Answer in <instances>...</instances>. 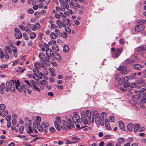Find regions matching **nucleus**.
<instances>
[{
	"label": "nucleus",
	"instance_id": "nucleus-56",
	"mask_svg": "<svg viewBox=\"0 0 146 146\" xmlns=\"http://www.w3.org/2000/svg\"><path fill=\"white\" fill-rule=\"evenodd\" d=\"M8 67V65L7 64H3L0 66V67L2 68H7Z\"/></svg>",
	"mask_w": 146,
	"mask_h": 146
},
{
	"label": "nucleus",
	"instance_id": "nucleus-49",
	"mask_svg": "<svg viewBox=\"0 0 146 146\" xmlns=\"http://www.w3.org/2000/svg\"><path fill=\"white\" fill-rule=\"evenodd\" d=\"M41 120V117L39 116H38L36 117V121L38 123V124H40V122Z\"/></svg>",
	"mask_w": 146,
	"mask_h": 146
},
{
	"label": "nucleus",
	"instance_id": "nucleus-2",
	"mask_svg": "<svg viewBox=\"0 0 146 146\" xmlns=\"http://www.w3.org/2000/svg\"><path fill=\"white\" fill-rule=\"evenodd\" d=\"M23 81L25 83L28 85L29 86L32 88V90L34 91H37L38 92H40V90H39L37 86L38 85V82H35L33 80H31L29 81V80L24 79Z\"/></svg>",
	"mask_w": 146,
	"mask_h": 146
},
{
	"label": "nucleus",
	"instance_id": "nucleus-57",
	"mask_svg": "<svg viewBox=\"0 0 146 146\" xmlns=\"http://www.w3.org/2000/svg\"><path fill=\"white\" fill-rule=\"evenodd\" d=\"M49 130L50 132L52 133H54L55 131V129L53 127H51L50 128Z\"/></svg>",
	"mask_w": 146,
	"mask_h": 146
},
{
	"label": "nucleus",
	"instance_id": "nucleus-17",
	"mask_svg": "<svg viewBox=\"0 0 146 146\" xmlns=\"http://www.w3.org/2000/svg\"><path fill=\"white\" fill-rule=\"evenodd\" d=\"M128 76H126L123 78H120L119 79L118 83L120 85L123 84V82H125L128 80Z\"/></svg>",
	"mask_w": 146,
	"mask_h": 146
},
{
	"label": "nucleus",
	"instance_id": "nucleus-23",
	"mask_svg": "<svg viewBox=\"0 0 146 146\" xmlns=\"http://www.w3.org/2000/svg\"><path fill=\"white\" fill-rule=\"evenodd\" d=\"M55 32L56 33V35H57V37H60L61 36L60 31L58 29H55Z\"/></svg>",
	"mask_w": 146,
	"mask_h": 146
},
{
	"label": "nucleus",
	"instance_id": "nucleus-42",
	"mask_svg": "<svg viewBox=\"0 0 146 146\" xmlns=\"http://www.w3.org/2000/svg\"><path fill=\"white\" fill-rule=\"evenodd\" d=\"M8 113V111L5 110L3 112V113L2 114H1V116L3 117H4Z\"/></svg>",
	"mask_w": 146,
	"mask_h": 146
},
{
	"label": "nucleus",
	"instance_id": "nucleus-46",
	"mask_svg": "<svg viewBox=\"0 0 146 146\" xmlns=\"http://www.w3.org/2000/svg\"><path fill=\"white\" fill-rule=\"evenodd\" d=\"M27 129V132L28 133L31 134V133H33V131L31 129V127L30 126H29V129Z\"/></svg>",
	"mask_w": 146,
	"mask_h": 146
},
{
	"label": "nucleus",
	"instance_id": "nucleus-11",
	"mask_svg": "<svg viewBox=\"0 0 146 146\" xmlns=\"http://www.w3.org/2000/svg\"><path fill=\"white\" fill-rule=\"evenodd\" d=\"M69 6L68 4H65V6H60V7H56V11H59L60 10L62 11H64L65 9H69Z\"/></svg>",
	"mask_w": 146,
	"mask_h": 146
},
{
	"label": "nucleus",
	"instance_id": "nucleus-51",
	"mask_svg": "<svg viewBox=\"0 0 146 146\" xmlns=\"http://www.w3.org/2000/svg\"><path fill=\"white\" fill-rule=\"evenodd\" d=\"M34 65L35 68L38 69H39L40 67V66L39 64L37 62L35 63L34 64Z\"/></svg>",
	"mask_w": 146,
	"mask_h": 146
},
{
	"label": "nucleus",
	"instance_id": "nucleus-50",
	"mask_svg": "<svg viewBox=\"0 0 146 146\" xmlns=\"http://www.w3.org/2000/svg\"><path fill=\"white\" fill-rule=\"evenodd\" d=\"M50 26L51 29H55L57 27V26L55 24L53 23H51Z\"/></svg>",
	"mask_w": 146,
	"mask_h": 146
},
{
	"label": "nucleus",
	"instance_id": "nucleus-18",
	"mask_svg": "<svg viewBox=\"0 0 146 146\" xmlns=\"http://www.w3.org/2000/svg\"><path fill=\"white\" fill-rule=\"evenodd\" d=\"M137 84L134 83H132V84H130L125 83L123 84V86L125 88H126L127 87H130L131 88H134L136 87Z\"/></svg>",
	"mask_w": 146,
	"mask_h": 146
},
{
	"label": "nucleus",
	"instance_id": "nucleus-36",
	"mask_svg": "<svg viewBox=\"0 0 146 146\" xmlns=\"http://www.w3.org/2000/svg\"><path fill=\"white\" fill-rule=\"evenodd\" d=\"M6 108L5 105L4 104H0V110H5Z\"/></svg>",
	"mask_w": 146,
	"mask_h": 146
},
{
	"label": "nucleus",
	"instance_id": "nucleus-26",
	"mask_svg": "<svg viewBox=\"0 0 146 146\" xmlns=\"http://www.w3.org/2000/svg\"><path fill=\"white\" fill-rule=\"evenodd\" d=\"M62 21L60 20H58L56 21V24L58 26L59 28L60 29H61L62 27Z\"/></svg>",
	"mask_w": 146,
	"mask_h": 146
},
{
	"label": "nucleus",
	"instance_id": "nucleus-14",
	"mask_svg": "<svg viewBox=\"0 0 146 146\" xmlns=\"http://www.w3.org/2000/svg\"><path fill=\"white\" fill-rule=\"evenodd\" d=\"M39 56L41 60V62L44 63L46 61V57L44 54L42 52H40L39 54Z\"/></svg>",
	"mask_w": 146,
	"mask_h": 146
},
{
	"label": "nucleus",
	"instance_id": "nucleus-54",
	"mask_svg": "<svg viewBox=\"0 0 146 146\" xmlns=\"http://www.w3.org/2000/svg\"><path fill=\"white\" fill-rule=\"evenodd\" d=\"M59 14H60V17H61L64 19L66 18V16L62 12H60L59 13Z\"/></svg>",
	"mask_w": 146,
	"mask_h": 146
},
{
	"label": "nucleus",
	"instance_id": "nucleus-21",
	"mask_svg": "<svg viewBox=\"0 0 146 146\" xmlns=\"http://www.w3.org/2000/svg\"><path fill=\"white\" fill-rule=\"evenodd\" d=\"M52 49L54 52H58L59 50V48L57 45L56 44H54L52 46Z\"/></svg>",
	"mask_w": 146,
	"mask_h": 146
},
{
	"label": "nucleus",
	"instance_id": "nucleus-33",
	"mask_svg": "<svg viewBox=\"0 0 146 146\" xmlns=\"http://www.w3.org/2000/svg\"><path fill=\"white\" fill-rule=\"evenodd\" d=\"M129 72V70L127 69V68H126L125 69L121 72V73L122 74H127Z\"/></svg>",
	"mask_w": 146,
	"mask_h": 146
},
{
	"label": "nucleus",
	"instance_id": "nucleus-38",
	"mask_svg": "<svg viewBox=\"0 0 146 146\" xmlns=\"http://www.w3.org/2000/svg\"><path fill=\"white\" fill-rule=\"evenodd\" d=\"M4 53L3 52L2 49L1 48H0V57L2 59H3L4 57Z\"/></svg>",
	"mask_w": 146,
	"mask_h": 146
},
{
	"label": "nucleus",
	"instance_id": "nucleus-61",
	"mask_svg": "<svg viewBox=\"0 0 146 146\" xmlns=\"http://www.w3.org/2000/svg\"><path fill=\"white\" fill-rule=\"evenodd\" d=\"M43 46L46 49V50L50 49L49 45L47 44L44 43Z\"/></svg>",
	"mask_w": 146,
	"mask_h": 146
},
{
	"label": "nucleus",
	"instance_id": "nucleus-29",
	"mask_svg": "<svg viewBox=\"0 0 146 146\" xmlns=\"http://www.w3.org/2000/svg\"><path fill=\"white\" fill-rule=\"evenodd\" d=\"M53 57L58 60H60L61 58V57L59 54L56 53L53 54Z\"/></svg>",
	"mask_w": 146,
	"mask_h": 146
},
{
	"label": "nucleus",
	"instance_id": "nucleus-43",
	"mask_svg": "<svg viewBox=\"0 0 146 146\" xmlns=\"http://www.w3.org/2000/svg\"><path fill=\"white\" fill-rule=\"evenodd\" d=\"M23 36L24 37V39L26 40H28L29 38L27 34L25 33H23Z\"/></svg>",
	"mask_w": 146,
	"mask_h": 146
},
{
	"label": "nucleus",
	"instance_id": "nucleus-16",
	"mask_svg": "<svg viewBox=\"0 0 146 146\" xmlns=\"http://www.w3.org/2000/svg\"><path fill=\"white\" fill-rule=\"evenodd\" d=\"M40 26L39 23H37L36 25H32V27L30 28L33 31H35L39 29L40 28Z\"/></svg>",
	"mask_w": 146,
	"mask_h": 146
},
{
	"label": "nucleus",
	"instance_id": "nucleus-12",
	"mask_svg": "<svg viewBox=\"0 0 146 146\" xmlns=\"http://www.w3.org/2000/svg\"><path fill=\"white\" fill-rule=\"evenodd\" d=\"M61 123V121L59 117H56V121H54V123L56 128L58 130H59L60 129L59 125Z\"/></svg>",
	"mask_w": 146,
	"mask_h": 146
},
{
	"label": "nucleus",
	"instance_id": "nucleus-37",
	"mask_svg": "<svg viewBox=\"0 0 146 146\" xmlns=\"http://www.w3.org/2000/svg\"><path fill=\"white\" fill-rule=\"evenodd\" d=\"M4 53V57H5V59L6 60L9 59V56L8 54V52H7L6 51H5Z\"/></svg>",
	"mask_w": 146,
	"mask_h": 146
},
{
	"label": "nucleus",
	"instance_id": "nucleus-62",
	"mask_svg": "<svg viewBox=\"0 0 146 146\" xmlns=\"http://www.w3.org/2000/svg\"><path fill=\"white\" fill-rule=\"evenodd\" d=\"M38 123L36 121L34 122L33 125L35 127H38V126H39V125H38Z\"/></svg>",
	"mask_w": 146,
	"mask_h": 146
},
{
	"label": "nucleus",
	"instance_id": "nucleus-45",
	"mask_svg": "<svg viewBox=\"0 0 146 146\" xmlns=\"http://www.w3.org/2000/svg\"><path fill=\"white\" fill-rule=\"evenodd\" d=\"M61 36H62V37L64 38H66L67 36V33L64 32H62L61 33Z\"/></svg>",
	"mask_w": 146,
	"mask_h": 146
},
{
	"label": "nucleus",
	"instance_id": "nucleus-40",
	"mask_svg": "<svg viewBox=\"0 0 146 146\" xmlns=\"http://www.w3.org/2000/svg\"><path fill=\"white\" fill-rule=\"evenodd\" d=\"M59 2L60 4L61 5V6H65V4H66L64 1V0H59Z\"/></svg>",
	"mask_w": 146,
	"mask_h": 146
},
{
	"label": "nucleus",
	"instance_id": "nucleus-41",
	"mask_svg": "<svg viewBox=\"0 0 146 146\" xmlns=\"http://www.w3.org/2000/svg\"><path fill=\"white\" fill-rule=\"evenodd\" d=\"M71 139L75 142H77L80 139V138L76 137H73L71 138Z\"/></svg>",
	"mask_w": 146,
	"mask_h": 146
},
{
	"label": "nucleus",
	"instance_id": "nucleus-59",
	"mask_svg": "<svg viewBox=\"0 0 146 146\" xmlns=\"http://www.w3.org/2000/svg\"><path fill=\"white\" fill-rule=\"evenodd\" d=\"M5 119L8 121H10L11 119V117L10 116L7 115L5 117Z\"/></svg>",
	"mask_w": 146,
	"mask_h": 146
},
{
	"label": "nucleus",
	"instance_id": "nucleus-24",
	"mask_svg": "<svg viewBox=\"0 0 146 146\" xmlns=\"http://www.w3.org/2000/svg\"><path fill=\"white\" fill-rule=\"evenodd\" d=\"M5 51H6L7 52H8L9 53L11 54L12 52L11 49L8 46H6L5 48Z\"/></svg>",
	"mask_w": 146,
	"mask_h": 146
},
{
	"label": "nucleus",
	"instance_id": "nucleus-31",
	"mask_svg": "<svg viewBox=\"0 0 146 146\" xmlns=\"http://www.w3.org/2000/svg\"><path fill=\"white\" fill-rule=\"evenodd\" d=\"M36 36V34L34 32L31 33L30 34V38L31 39H34Z\"/></svg>",
	"mask_w": 146,
	"mask_h": 146
},
{
	"label": "nucleus",
	"instance_id": "nucleus-3",
	"mask_svg": "<svg viewBox=\"0 0 146 146\" xmlns=\"http://www.w3.org/2000/svg\"><path fill=\"white\" fill-rule=\"evenodd\" d=\"M17 89L20 92H22L23 90V92L26 93L27 91L29 94H31L32 93V91L29 89V87L27 85L23 84L21 86H20V83L19 80L17 81Z\"/></svg>",
	"mask_w": 146,
	"mask_h": 146
},
{
	"label": "nucleus",
	"instance_id": "nucleus-13",
	"mask_svg": "<svg viewBox=\"0 0 146 146\" xmlns=\"http://www.w3.org/2000/svg\"><path fill=\"white\" fill-rule=\"evenodd\" d=\"M145 26L143 24H139L137 25L135 28V31L136 32H139L143 30Z\"/></svg>",
	"mask_w": 146,
	"mask_h": 146
},
{
	"label": "nucleus",
	"instance_id": "nucleus-64",
	"mask_svg": "<svg viewBox=\"0 0 146 146\" xmlns=\"http://www.w3.org/2000/svg\"><path fill=\"white\" fill-rule=\"evenodd\" d=\"M144 82V80H139L137 81V83L139 84H141L143 83Z\"/></svg>",
	"mask_w": 146,
	"mask_h": 146
},
{
	"label": "nucleus",
	"instance_id": "nucleus-35",
	"mask_svg": "<svg viewBox=\"0 0 146 146\" xmlns=\"http://www.w3.org/2000/svg\"><path fill=\"white\" fill-rule=\"evenodd\" d=\"M126 68V66H121L118 68L117 69V70H119L121 71V72L125 68Z\"/></svg>",
	"mask_w": 146,
	"mask_h": 146
},
{
	"label": "nucleus",
	"instance_id": "nucleus-58",
	"mask_svg": "<svg viewBox=\"0 0 146 146\" xmlns=\"http://www.w3.org/2000/svg\"><path fill=\"white\" fill-rule=\"evenodd\" d=\"M65 30L66 32H68L69 33H70L71 30L69 27H66L65 28Z\"/></svg>",
	"mask_w": 146,
	"mask_h": 146
},
{
	"label": "nucleus",
	"instance_id": "nucleus-55",
	"mask_svg": "<svg viewBox=\"0 0 146 146\" xmlns=\"http://www.w3.org/2000/svg\"><path fill=\"white\" fill-rule=\"evenodd\" d=\"M38 88L39 90H40V89L43 90L44 89V86H43L42 84H40L39 85V86L38 87Z\"/></svg>",
	"mask_w": 146,
	"mask_h": 146
},
{
	"label": "nucleus",
	"instance_id": "nucleus-15",
	"mask_svg": "<svg viewBox=\"0 0 146 146\" xmlns=\"http://www.w3.org/2000/svg\"><path fill=\"white\" fill-rule=\"evenodd\" d=\"M67 124V123L66 121L65 120H63L59 125L62 129L65 130L68 127Z\"/></svg>",
	"mask_w": 146,
	"mask_h": 146
},
{
	"label": "nucleus",
	"instance_id": "nucleus-1",
	"mask_svg": "<svg viewBox=\"0 0 146 146\" xmlns=\"http://www.w3.org/2000/svg\"><path fill=\"white\" fill-rule=\"evenodd\" d=\"M82 119L81 121L82 123V122L84 124L86 125L90 123L91 121L94 122V118L92 117V120L91 121L90 116L91 113L89 110H87L86 113L82 111L81 113Z\"/></svg>",
	"mask_w": 146,
	"mask_h": 146
},
{
	"label": "nucleus",
	"instance_id": "nucleus-10",
	"mask_svg": "<svg viewBox=\"0 0 146 146\" xmlns=\"http://www.w3.org/2000/svg\"><path fill=\"white\" fill-rule=\"evenodd\" d=\"M15 32V37L18 39H20L22 37V34L21 32L18 28H15L14 29Z\"/></svg>",
	"mask_w": 146,
	"mask_h": 146
},
{
	"label": "nucleus",
	"instance_id": "nucleus-25",
	"mask_svg": "<svg viewBox=\"0 0 146 146\" xmlns=\"http://www.w3.org/2000/svg\"><path fill=\"white\" fill-rule=\"evenodd\" d=\"M133 127V124L131 123H130L127 126V129L129 131H131L132 130Z\"/></svg>",
	"mask_w": 146,
	"mask_h": 146
},
{
	"label": "nucleus",
	"instance_id": "nucleus-47",
	"mask_svg": "<svg viewBox=\"0 0 146 146\" xmlns=\"http://www.w3.org/2000/svg\"><path fill=\"white\" fill-rule=\"evenodd\" d=\"M28 33H29L31 32V30L30 29L27 27H25V30Z\"/></svg>",
	"mask_w": 146,
	"mask_h": 146
},
{
	"label": "nucleus",
	"instance_id": "nucleus-19",
	"mask_svg": "<svg viewBox=\"0 0 146 146\" xmlns=\"http://www.w3.org/2000/svg\"><path fill=\"white\" fill-rule=\"evenodd\" d=\"M133 68L136 70H141L144 67L143 66L138 64H135L133 65Z\"/></svg>",
	"mask_w": 146,
	"mask_h": 146
},
{
	"label": "nucleus",
	"instance_id": "nucleus-52",
	"mask_svg": "<svg viewBox=\"0 0 146 146\" xmlns=\"http://www.w3.org/2000/svg\"><path fill=\"white\" fill-rule=\"evenodd\" d=\"M146 102V98H143L141 99L140 101V103L141 104H143Z\"/></svg>",
	"mask_w": 146,
	"mask_h": 146
},
{
	"label": "nucleus",
	"instance_id": "nucleus-30",
	"mask_svg": "<svg viewBox=\"0 0 146 146\" xmlns=\"http://www.w3.org/2000/svg\"><path fill=\"white\" fill-rule=\"evenodd\" d=\"M119 126L120 128L123 130H124L125 129L124 126V123L121 122H119Z\"/></svg>",
	"mask_w": 146,
	"mask_h": 146
},
{
	"label": "nucleus",
	"instance_id": "nucleus-60",
	"mask_svg": "<svg viewBox=\"0 0 146 146\" xmlns=\"http://www.w3.org/2000/svg\"><path fill=\"white\" fill-rule=\"evenodd\" d=\"M19 27L22 31H24L25 30V27H24L23 25H20L19 26Z\"/></svg>",
	"mask_w": 146,
	"mask_h": 146
},
{
	"label": "nucleus",
	"instance_id": "nucleus-9",
	"mask_svg": "<svg viewBox=\"0 0 146 146\" xmlns=\"http://www.w3.org/2000/svg\"><path fill=\"white\" fill-rule=\"evenodd\" d=\"M72 120L76 124L82 123L81 119H80V116L78 115L77 114L74 115L72 117Z\"/></svg>",
	"mask_w": 146,
	"mask_h": 146
},
{
	"label": "nucleus",
	"instance_id": "nucleus-5",
	"mask_svg": "<svg viewBox=\"0 0 146 146\" xmlns=\"http://www.w3.org/2000/svg\"><path fill=\"white\" fill-rule=\"evenodd\" d=\"M104 116L100 117L98 115H95V121L96 123L98 125L101 124L103 125L104 124Z\"/></svg>",
	"mask_w": 146,
	"mask_h": 146
},
{
	"label": "nucleus",
	"instance_id": "nucleus-4",
	"mask_svg": "<svg viewBox=\"0 0 146 146\" xmlns=\"http://www.w3.org/2000/svg\"><path fill=\"white\" fill-rule=\"evenodd\" d=\"M17 81L15 83L13 80H10L7 82L6 84L5 90L7 92L10 90L11 92L14 91L15 88L17 89Z\"/></svg>",
	"mask_w": 146,
	"mask_h": 146
},
{
	"label": "nucleus",
	"instance_id": "nucleus-6",
	"mask_svg": "<svg viewBox=\"0 0 146 146\" xmlns=\"http://www.w3.org/2000/svg\"><path fill=\"white\" fill-rule=\"evenodd\" d=\"M40 126L38 127V130L40 132H42L43 130H46V127H47L49 126V124L47 123H45L44 122L41 123V124L39 125Z\"/></svg>",
	"mask_w": 146,
	"mask_h": 146
},
{
	"label": "nucleus",
	"instance_id": "nucleus-32",
	"mask_svg": "<svg viewBox=\"0 0 146 146\" xmlns=\"http://www.w3.org/2000/svg\"><path fill=\"white\" fill-rule=\"evenodd\" d=\"M109 120L110 122H115V119L114 116H110L109 117Z\"/></svg>",
	"mask_w": 146,
	"mask_h": 146
},
{
	"label": "nucleus",
	"instance_id": "nucleus-28",
	"mask_svg": "<svg viewBox=\"0 0 146 146\" xmlns=\"http://www.w3.org/2000/svg\"><path fill=\"white\" fill-rule=\"evenodd\" d=\"M69 50V46L67 45H64L63 48V50L64 52H67Z\"/></svg>",
	"mask_w": 146,
	"mask_h": 146
},
{
	"label": "nucleus",
	"instance_id": "nucleus-53",
	"mask_svg": "<svg viewBox=\"0 0 146 146\" xmlns=\"http://www.w3.org/2000/svg\"><path fill=\"white\" fill-rule=\"evenodd\" d=\"M34 12V11L32 9L30 8L28 9L27 11V12L28 13L32 14Z\"/></svg>",
	"mask_w": 146,
	"mask_h": 146
},
{
	"label": "nucleus",
	"instance_id": "nucleus-8",
	"mask_svg": "<svg viewBox=\"0 0 146 146\" xmlns=\"http://www.w3.org/2000/svg\"><path fill=\"white\" fill-rule=\"evenodd\" d=\"M123 49L122 48L116 49L112 54V57L113 58H117L120 55Z\"/></svg>",
	"mask_w": 146,
	"mask_h": 146
},
{
	"label": "nucleus",
	"instance_id": "nucleus-20",
	"mask_svg": "<svg viewBox=\"0 0 146 146\" xmlns=\"http://www.w3.org/2000/svg\"><path fill=\"white\" fill-rule=\"evenodd\" d=\"M105 124L106 128L108 130H110V126L108 119H105Z\"/></svg>",
	"mask_w": 146,
	"mask_h": 146
},
{
	"label": "nucleus",
	"instance_id": "nucleus-48",
	"mask_svg": "<svg viewBox=\"0 0 146 146\" xmlns=\"http://www.w3.org/2000/svg\"><path fill=\"white\" fill-rule=\"evenodd\" d=\"M71 2H69V6L71 9H73L74 7V4L72 2L73 0H71Z\"/></svg>",
	"mask_w": 146,
	"mask_h": 146
},
{
	"label": "nucleus",
	"instance_id": "nucleus-39",
	"mask_svg": "<svg viewBox=\"0 0 146 146\" xmlns=\"http://www.w3.org/2000/svg\"><path fill=\"white\" fill-rule=\"evenodd\" d=\"M5 87V84L4 83H2L0 85V90L1 91H3Z\"/></svg>",
	"mask_w": 146,
	"mask_h": 146
},
{
	"label": "nucleus",
	"instance_id": "nucleus-22",
	"mask_svg": "<svg viewBox=\"0 0 146 146\" xmlns=\"http://www.w3.org/2000/svg\"><path fill=\"white\" fill-rule=\"evenodd\" d=\"M125 139L123 138H119L117 139V143H119V144L121 145V143H123L125 142Z\"/></svg>",
	"mask_w": 146,
	"mask_h": 146
},
{
	"label": "nucleus",
	"instance_id": "nucleus-34",
	"mask_svg": "<svg viewBox=\"0 0 146 146\" xmlns=\"http://www.w3.org/2000/svg\"><path fill=\"white\" fill-rule=\"evenodd\" d=\"M51 38L53 39H55L57 37V35H56V34L53 33L52 32L50 34Z\"/></svg>",
	"mask_w": 146,
	"mask_h": 146
},
{
	"label": "nucleus",
	"instance_id": "nucleus-27",
	"mask_svg": "<svg viewBox=\"0 0 146 146\" xmlns=\"http://www.w3.org/2000/svg\"><path fill=\"white\" fill-rule=\"evenodd\" d=\"M140 127V125L139 124H135L134 126V131L135 132H137L139 128Z\"/></svg>",
	"mask_w": 146,
	"mask_h": 146
},
{
	"label": "nucleus",
	"instance_id": "nucleus-7",
	"mask_svg": "<svg viewBox=\"0 0 146 146\" xmlns=\"http://www.w3.org/2000/svg\"><path fill=\"white\" fill-rule=\"evenodd\" d=\"M46 61L48 62L49 60H50L51 58L53 57L54 54L51 49H48L46 50Z\"/></svg>",
	"mask_w": 146,
	"mask_h": 146
},
{
	"label": "nucleus",
	"instance_id": "nucleus-44",
	"mask_svg": "<svg viewBox=\"0 0 146 146\" xmlns=\"http://www.w3.org/2000/svg\"><path fill=\"white\" fill-rule=\"evenodd\" d=\"M132 98L133 101L137 100H138L137 94L133 96L132 97Z\"/></svg>",
	"mask_w": 146,
	"mask_h": 146
},
{
	"label": "nucleus",
	"instance_id": "nucleus-63",
	"mask_svg": "<svg viewBox=\"0 0 146 146\" xmlns=\"http://www.w3.org/2000/svg\"><path fill=\"white\" fill-rule=\"evenodd\" d=\"M34 76H33V78L34 79L36 80H38L39 79V76L37 74H36V73L34 74Z\"/></svg>",
	"mask_w": 146,
	"mask_h": 146
}]
</instances>
